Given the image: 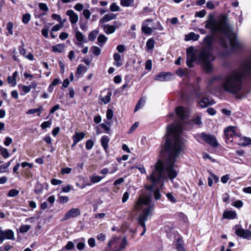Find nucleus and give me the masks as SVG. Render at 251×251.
Listing matches in <instances>:
<instances>
[{"instance_id":"obj_52","label":"nucleus","mask_w":251,"mask_h":251,"mask_svg":"<svg viewBox=\"0 0 251 251\" xmlns=\"http://www.w3.org/2000/svg\"><path fill=\"white\" fill-rule=\"evenodd\" d=\"M113 116V110L111 109H108L106 112V118L108 120H110Z\"/></svg>"},{"instance_id":"obj_30","label":"nucleus","mask_w":251,"mask_h":251,"mask_svg":"<svg viewBox=\"0 0 251 251\" xmlns=\"http://www.w3.org/2000/svg\"><path fill=\"white\" fill-rule=\"evenodd\" d=\"M0 152L2 156L5 158H8L9 156L8 150L4 148L1 147H0Z\"/></svg>"},{"instance_id":"obj_21","label":"nucleus","mask_w":251,"mask_h":251,"mask_svg":"<svg viewBox=\"0 0 251 251\" xmlns=\"http://www.w3.org/2000/svg\"><path fill=\"white\" fill-rule=\"evenodd\" d=\"M65 46L63 44H59L52 47V51L54 52H62L64 50Z\"/></svg>"},{"instance_id":"obj_20","label":"nucleus","mask_w":251,"mask_h":251,"mask_svg":"<svg viewBox=\"0 0 251 251\" xmlns=\"http://www.w3.org/2000/svg\"><path fill=\"white\" fill-rule=\"evenodd\" d=\"M223 216L225 219H233L236 218V214L234 211H227L224 212Z\"/></svg>"},{"instance_id":"obj_37","label":"nucleus","mask_w":251,"mask_h":251,"mask_svg":"<svg viewBox=\"0 0 251 251\" xmlns=\"http://www.w3.org/2000/svg\"><path fill=\"white\" fill-rule=\"evenodd\" d=\"M29 225H22L20 228V231L21 233L27 232L30 228Z\"/></svg>"},{"instance_id":"obj_42","label":"nucleus","mask_w":251,"mask_h":251,"mask_svg":"<svg viewBox=\"0 0 251 251\" xmlns=\"http://www.w3.org/2000/svg\"><path fill=\"white\" fill-rule=\"evenodd\" d=\"M39 7L41 10H42L46 12H47L49 11V8L46 3H40L39 4Z\"/></svg>"},{"instance_id":"obj_25","label":"nucleus","mask_w":251,"mask_h":251,"mask_svg":"<svg viewBox=\"0 0 251 251\" xmlns=\"http://www.w3.org/2000/svg\"><path fill=\"white\" fill-rule=\"evenodd\" d=\"M176 243V249L178 251H186L183 247V241L181 239H178Z\"/></svg>"},{"instance_id":"obj_39","label":"nucleus","mask_w":251,"mask_h":251,"mask_svg":"<svg viewBox=\"0 0 251 251\" xmlns=\"http://www.w3.org/2000/svg\"><path fill=\"white\" fill-rule=\"evenodd\" d=\"M153 196L155 200L157 201L161 198V194L158 188H155L153 191Z\"/></svg>"},{"instance_id":"obj_55","label":"nucleus","mask_w":251,"mask_h":251,"mask_svg":"<svg viewBox=\"0 0 251 251\" xmlns=\"http://www.w3.org/2000/svg\"><path fill=\"white\" fill-rule=\"evenodd\" d=\"M126 245V240L125 238L123 239L122 243L120 244V248L118 250L114 251H121V250L125 248Z\"/></svg>"},{"instance_id":"obj_4","label":"nucleus","mask_w":251,"mask_h":251,"mask_svg":"<svg viewBox=\"0 0 251 251\" xmlns=\"http://www.w3.org/2000/svg\"><path fill=\"white\" fill-rule=\"evenodd\" d=\"M151 201V196H140L134 206L136 210H142V212L139 214L138 218V222L144 230L141 233L143 236L146 232L145 221L148 220V217L151 214V211L153 210V205L149 206Z\"/></svg>"},{"instance_id":"obj_23","label":"nucleus","mask_w":251,"mask_h":251,"mask_svg":"<svg viewBox=\"0 0 251 251\" xmlns=\"http://www.w3.org/2000/svg\"><path fill=\"white\" fill-rule=\"evenodd\" d=\"M134 0H120V4L124 7H132L134 5Z\"/></svg>"},{"instance_id":"obj_58","label":"nucleus","mask_w":251,"mask_h":251,"mask_svg":"<svg viewBox=\"0 0 251 251\" xmlns=\"http://www.w3.org/2000/svg\"><path fill=\"white\" fill-rule=\"evenodd\" d=\"M12 142V139L10 137H7L5 138V140L4 141V144L6 146H8L10 145V144Z\"/></svg>"},{"instance_id":"obj_44","label":"nucleus","mask_w":251,"mask_h":251,"mask_svg":"<svg viewBox=\"0 0 251 251\" xmlns=\"http://www.w3.org/2000/svg\"><path fill=\"white\" fill-rule=\"evenodd\" d=\"M64 248L67 250H71L74 249L75 245L74 244L72 241H69L66 245L64 247Z\"/></svg>"},{"instance_id":"obj_16","label":"nucleus","mask_w":251,"mask_h":251,"mask_svg":"<svg viewBox=\"0 0 251 251\" xmlns=\"http://www.w3.org/2000/svg\"><path fill=\"white\" fill-rule=\"evenodd\" d=\"M116 19V15L113 13H109L105 15L100 20V23L102 24L108 22L112 20Z\"/></svg>"},{"instance_id":"obj_13","label":"nucleus","mask_w":251,"mask_h":251,"mask_svg":"<svg viewBox=\"0 0 251 251\" xmlns=\"http://www.w3.org/2000/svg\"><path fill=\"white\" fill-rule=\"evenodd\" d=\"M176 112L181 121L185 119L186 116V109L184 107L182 106L176 107Z\"/></svg>"},{"instance_id":"obj_48","label":"nucleus","mask_w":251,"mask_h":251,"mask_svg":"<svg viewBox=\"0 0 251 251\" xmlns=\"http://www.w3.org/2000/svg\"><path fill=\"white\" fill-rule=\"evenodd\" d=\"M43 187L41 184L36 186L35 189V192L37 194H40L42 193Z\"/></svg>"},{"instance_id":"obj_46","label":"nucleus","mask_w":251,"mask_h":251,"mask_svg":"<svg viewBox=\"0 0 251 251\" xmlns=\"http://www.w3.org/2000/svg\"><path fill=\"white\" fill-rule=\"evenodd\" d=\"M145 68L146 70L151 71L152 68V62L151 60H148L145 63Z\"/></svg>"},{"instance_id":"obj_32","label":"nucleus","mask_w":251,"mask_h":251,"mask_svg":"<svg viewBox=\"0 0 251 251\" xmlns=\"http://www.w3.org/2000/svg\"><path fill=\"white\" fill-rule=\"evenodd\" d=\"M154 41L153 39L151 38L149 39L146 43V47L149 50H151L154 48Z\"/></svg>"},{"instance_id":"obj_10","label":"nucleus","mask_w":251,"mask_h":251,"mask_svg":"<svg viewBox=\"0 0 251 251\" xmlns=\"http://www.w3.org/2000/svg\"><path fill=\"white\" fill-rule=\"evenodd\" d=\"M172 75V74L170 72H162L155 75L154 79L160 81H168L170 79Z\"/></svg>"},{"instance_id":"obj_7","label":"nucleus","mask_w":251,"mask_h":251,"mask_svg":"<svg viewBox=\"0 0 251 251\" xmlns=\"http://www.w3.org/2000/svg\"><path fill=\"white\" fill-rule=\"evenodd\" d=\"M200 137L202 140L213 147L217 148L219 145L215 136L214 135L202 132Z\"/></svg>"},{"instance_id":"obj_12","label":"nucleus","mask_w":251,"mask_h":251,"mask_svg":"<svg viewBox=\"0 0 251 251\" xmlns=\"http://www.w3.org/2000/svg\"><path fill=\"white\" fill-rule=\"evenodd\" d=\"M236 234L244 239H249L251 237V231L243 228H237L235 230Z\"/></svg>"},{"instance_id":"obj_28","label":"nucleus","mask_w":251,"mask_h":251,"mask_svg":"<svg viewBox=\"0 0 251 251\" xmlns=\"http://www.w3.org/2000/svg\"><path fill=\"white\" fill-rule=\"evenodd\" d=\"M98 34V31L96 30H94L91 31L88 35V39L90 41H94L96 38Z\"/></svg>"},{"instance_id":"obj_11","label":"nucleus","mask_w":251,"mask_h":251,"mask_svg":"<svg viewBox=\"0 0 251 251\" xmlns=\"http://www.w3.org/2000/svg\"><path fill=\"white\" fill-rule=\"evenodd\" d=\"M5 239L14 240V233L11 229L5 230L1 238H0V243H2Z\"/></svg>"},{"instance_id":"obj_62","label":"nucleus","mask_w":251,"mask_h":251,"mask_svg":"<svg viewBox=\"0 0 251 251\" xmlns=\"http://www.w3.org/2000/svg\"><path fill=\"white\" fill-rule=\"evenodd\" d=\"M88 243L91 247H94L95 246V240L93 238H89Z\"/></svg>"},{"instance_id":"obj_26","label":"nucleus","mask_w":251,"mask_h":251,"mask_svg":"<svg viewBox=\"0 0 251 251\" xmlns=\"http://www.w3.org/2000/svg\"><path fill=\"white\" fill-rule=\"evenodd\" d=\"M91 51L93 52V53L96 56H98L100 54L101 50L100 49L95 46H93L91 48Z\"/></svg>"},{"instance_id":"obj_64","label":"nucleus","mask_w":251,"mask_h":251,"mask_svg":"<svg viewBox=\"0 0 251 251\" xmlns=\"http://www.w3.org/2000/svg\"><path fill=\"white\" fill-rule=\"evenodd\" d=\"M244 142L242 143L243 145H248L251 144V139L247 137H244Z\"/></svg>"},{"instance_id":"obj_36","label":"nucleus","mask_w":251,"mask_h":251,"mask_svg":"<svg viewBox=\"0 0 251 251\" xmlns=\"http://www.w3.org/2000/svg\"><path fill=\"white\" fill-rule=\"evenodd\" d=\"M110 9L112 12H116L120 11V8L115 2H113L110 6Z\"/></svg>"},{"instance_id":"obj_51","label":"nucleus","mask_w":251,"mask_h":251,"mask_svg":"<svg viewBox=\"0 0 251 251\" xmlns=\"http://www.w3.org/2000/svg\"><path fill=\"white\" fill-rule=\"evenodd\" d=\"M206 6L207 8L209 9H214L215 7V4L212 1H208L206 4Z\"/></svg>"},{"instance_id":"obj_6","label":"nucleus","mask_w":251,"mask_h":251,"mask_svg":"<svg viewBox=\"0 0 251 251\" xmlns=\"http://www.w3.org/2000/svg\"><path fill=\"white\" fill-rule=\"evenodd\" d=\"M224 133L227 143L232 142L233 140L236 141L240 136L239 134L235 133L234 127L232 126L226 127L224 130Z\"/></svg>"},{"instance_id":"obj_27","label":"nucleus","mask_w":251,"mask_h":251,"mask_svg":"<svg viewBox=\"0 0 251 251\" xmlns=\"http://www.w3.org/2000/svg\"><path fill=\"white\" fill-rule=\"evenodd\" d=\"M31 19V15L29 13L24 14L22 17V22L25 24L28 23Z\"/></svg>"},{"instance_id":"obj_59","label":"nucleus","mask_w":251,"mask_h":251,"mask_svg":"<svg viewBox=\"0 0 251 251\" xmlns=\"http://www.w3.org/2000/svg\"><path fill=\"white\" fill-rule=\"evenodd\" d=\"M83 14L86 19H88L90 18L91 13L88 9H84L83 11Z\"/></svg>"},{"instance_id":"obj_29","label":"nucleus","mask_w":251,"mask_h":251,"mask_svg":"<svg viewBox=\"0 0 251 251\" xmlns=\"http://www.w3.org/2000/svg\"><path fill=\"white\" fill-rule=\"evenodd\" d=\"M19 191L17 189H13L9 191L7 196L9 197H15L19 195Z\"/></svg>"},{"instance_id":"obj_56","label":"nucleus","mask_w":251,"mask_h":251,"mask_svg":"<svg viewBox=\"0 0 251 251\" xmlns=\"http://www.w3.org/2000/svg\"><path fill=\"white\" fill-rule=\"evenodd\" d=\"M106 236L103 233L99 234L97 236V239L100 241H103L105 240Z\"/></svg>"},{"instance_id":"obj_49","label":"nucleus","mask_w":251,"mask_h":251,"mask_svg":"<svg viewBox=\"0 0 251 251\" xmlns=\"http://www.w3.org/2000/svg\"><path fill=\"white\" fill-rule=\"evenodd\" d=\"M13 27V25L12 22H8L7 24V29L8 31V32L11 35H12L13 34L12 28Z\"/></svg>"},{"instance_id":"obj_18","label":"nucleus","mask_w":251,"mask_h":251,"mask_svg":"<svg viewBox=\"0 0 251 251\" xmlns=\"http://www.w3.org/2000/svg\"><path fill=\"white\" fill-rule=\"evenodd\" d=\"M110 141L109 138L106 136H102L100 139V143L102 147L105 151H107L108 148V143Z\"/></svg>"},{"instance_id":"obj_35","label":"nucleus","mask_w":251,"mask_h":251,"mask_svg":"<svg viewBox=\"0 0 251 251\" xmlns=\"http://www.w3.org/2000/svg\"><path fill=\"white\" fill-rule=\"evenodd\" d=\"M102 178L103 177H100L98 176H92L90 177L91 182L93 183L100 182Z\"/></svg>"},{"instance_id":"obj_33","label":"nucleus","mask_w":251,"mask_h":251,"mask_svg":"<svg viewBox=\"0 0 251 251\" xmlns=\"http://www.w3.org/2000/svg\"><path fill=\"white\" fill-rule=\"evenodd\" d=\"M107 40V37H106L104 34H100L98 38V41L100 44H103Z\"/></svg>"},{"instance_id":"obj_40","label":"nucleus","mask_w":251,"mask_h":251,"mask_svg":"<svg viewBox=\"0 0 251 251\" xmlns=\"http://www.w3.org/2000/svg\"><path fill=\"white\" fill-rule=\"evenodd\" d=\"M206 14V11L204 9H202L199 12H196L195 13V17H199L200 18L204 17Z\"/></svg>"},{"instance_id":"obj_38","label":"nucleus","mask_w":251,"mask_h":251,"mask_svg":"<svg viewBox=\"0 0 251 251\" xmlns=\"http://www.w3.org/2000/svg\"><path fill=\"white\" fill-rule=\"evenodd\" d=\"M86 69V67L82 64H80L78 66L76 69V73L78 75H81L83 71Z\"/></svg>"},{"instance_id":"obj_41","label":"nucleus","mask_w":251,"mask_h":251,"mask_svg":"<svg viewBox=\"0 0 251 251\" xmlns=\"http://www.w3.org/2000/svg\"><path fill=\"white\" fill-rule=\"evenodd\" d=\"M145 103V100H143L142 99H140L138 102L137 103L136 106H135V109H134V111H137V110H138L141 107V105H143L144 103Z\"/></svg>"},{"instance_id":"obj_8","label":"nucleus","mask_w":251,"mask_h":251,"mask_svg":"<svg viewBox=\"0 0 251 251\" xmlns=\"http://www.w3.org/2000/svg\"><path fill=\"white\" fill-rule=\"evenodd\" d=\"M121 26V24L117 21L114 22V25H109L108 24L101 25L104 32L107 34H110L115 31L116 28H119Z\"/></svg>"},{"instance_id":"obj_19","label":"nucleus","mask_w":251,"mask_h":251,"mask_svg":"<svg viewBox=\"0 0 251 251\" xmlns=\"http://www.w3.org/2000/svg\"><path fill=\"white\" fill-rule=\"evenodd\" d=\"M200 38V35L198 34H195L194 32H190L188 34L186 35L185 37L186 41H197Z\"/></svg>"},{"instance_id":"obj_22","label":"nucleus","mask_w":251,"mask_h":251,"mask_svg":"<svg viewBox=\"0 0 251 251\" xmlns=\"http://www.w3.org/2000/svg\"><path fill=\"white\" fill-rule=\"evenodd\" d=\"M75 37L77 41L79 42H87V40L85 39V36L79 31H77L75 32Z\"/></svg>"},{"instance_id":"obj_1","label":"nucleus","mask_w":251,"mask_h":251,"mask_svg":"<svg viewBox=\"0 0 251 251\" xmlns=\"http://www.w3.org/2000/svg\"><path fill=\"white\" fill-rule=\"evenodd\" d=\"M204 27L210 30L212 35H207L203 39L204 45L199 53V60L202 63L204 70L210 73L213 70L211 62L215 60L212 53L213 36L217 37L219 43L224 48H227L230 45L233 49H238L241 48L242 45L230 32L228 18L226 15L220 16L218 21H215L213 16H210L206 21Z\"/></svg>"},{"instance_id":"obj_61","label":"nucleus","mask_w":251,"mask_h":251,"mask_svg":"<svg viewBox=\"0 0 251 251\" xmlns=\"http://www.w3.org/2000/svg\"><path fill=\"white\" fill-rule=\"evenodd\" d=\"M243 202L240 200H238V201H236L234 203L233 206H234L235 207H236L237 208H240L243 206Z\"/></svg>"},{"instance_id":"obj_54","label":"nucleus","mask_w":251,"mask_h":251,"mask_svg":"<svg viewBox=\"0 0 251 251\" xmlns=\"http://www.w3.org/2000/svg\"><path fill=\"white\" fill-rule=\"evenodd\" d=\"M63 26V24H61L60 25L56 24L54 26H53L51 28V31H57L59 30Z\"/></svg>"},{"instance_id":"obj_17","label":"nucleus","mask_w":251,"mask_h":251,"mask_svg":"<svg viewBox=\"0 0 251 251\" xmlns=\"http://www.w3.org/2000/svg\"><path fill=\"white\" fill-rule=\"evenodd\" d=\"M85 135L84 132H75L73 136L74 144L73 146H75L78 142L83 139Z\"/></svg>"},{"instance_id":"obj_43","label":"nucleus","mask_w":251,"mask_h":251,"mask_svg":"<svg viewBox=\"0 0 251 251\" xmlns=\"http://www.w3.org/2000/svg\"><path fill=\"white\" fill-rule=\"evenodd\" d=\"M51 125V121H48L44 122L41 125L42 129H45L47 127H50Z\"/></svg>"},{"instance_id":"obj_34","label":"nucleus","mask_w":251,"mask_h":251,"mask_svg":"<svg viewBox=\"0 0 251 251\" xmlns=\"http://www.w3.org/2000/svg\"><path fill=\"white\" fill-rule=\"evenodd\" d=\"M142 30L146 34H151L152 32L151 28L144 25H142Z\"/></svg>"},{"instance_id":"obj_63","label":"nucleus","mask_w":251,"mask_h":251,"mask_svg":"<svg viewBox=\"0 0 251 251\" xmlns=\"http://www.w3.org/2000/svg\"><path fill=\"white\" fill-rule=\"evenodd\" d=\"M207 112L210 115H214L216 113V110L214 108H212V107L208 108L207 109Z\"/></svg>"},{"instance_id":"obj_3","label":"nucleus","mask_w":251,"mask_h":251,"mask_svg":"<svg viewBox=\"0 0 251 251\" xmlns=\"http://www.w3.org/2000/svg\"><path fill=\"white\" fill-rule=\"evenodd\" d=\"M251 71V63L244 62L239 68L232 70L226 75H220L214 78L219 81L222 87L226 92L232 94L238 93L242 88L243 80Z\"/></svg>"},{"instance_id":"obj_15","label":"nucleus","mask_w":251,"mask_h":251,"mask_svg":"<svg viewBox=\"0 0 251 251\" xmlns=\"http://www.w3.org/2000/svg\"><path fill=\"white\" fill-rule=\"evenodd\" d=\"M188 50H187V61L186 64L187 65L189 68H192L193 67V63L194 61L196 60V56L193 53H190L188 52Z\"/></svg>"},{"instance_id":"obj_47","label":"nucleus","mask_w":251,"mask_h":251,"mask_svg":"<svg viewBox=\"0 0 251 251\" xmlns=\"http://www.w3.org/2000/svg\"><path fill=\"white\" fill-rule=\"evenodd\" d=\"M19 52L21 55L25 56L26 55V50L24 48V44L23 42L22 45L19 48Z\"/></svg>"},{"instance_id":"obj_50","label":"nucleus","mask_w":251,"mask_h":251,"mask_svg":"<svg viewBox=\"0 0 251 251\" xmlns=\"http://www.w3.org/2000/svg\"><path fill=\"white\" fill-rule=\"evenodd\" d=\"M100 126L102 128H103L105 131V132L107 134L110 133V127L109 126H108L106 124L102 123L100 125Z\"/></svg>"},{"instance_id":"obj_9","label":"nucleus","mask_w":251,"mask_h":251,"mask_svg":"<svg viewBox=\"0 0 251 251\" xmlns=\"http://www.w3.org/2000/svg\"><path fill=\"white\" fill-rule=\"evenodd\" d=\"M80 214V211L78 208H72L65 214L61 220L62 221H66L70 218L76 217Z\"/></svg>"},{"instance_id":"obj_2","label":"nucleus","mask_w":251,"mask_h":251,"mask_svg":"<svg viewBox=\"0 0 251 251\" xmlns=\"http://www.w3.org/2000/svg\"><path fill=\"white\" fill-rule=\"evenodd\" d=\"M182 130V121L168 126L164 145V151L167 156L164 163L160 160L156 163L154 169L157 173H177L179 171L176 164V159L186 149L185 141L180 137Z\"/></svg>"},{"instance_id":"obj_14","label":"nucleus","mask_w":251,"mask_h":251,"mask_svg":"<svg viewBox=\"0 0 251 251\" xmlns=\"http://www.w3.org/2000/svg\"><path fill=\"white\" fill-rule=\"evenodd\" d=\"M66 15L69 17V20L72 24H75L77 22L78 16L73 10H68L66 12Z\"/></svg>"},{"instance_id":"obj_31","label":"nucleus","mask_w":251,"mask_h":251,"mask_svg":"<svg viewBox=\"0 0 251 251\" xmlns=\"http://www.w3.org/2000/svg\"><path fill=\"white\" fill-rule=\"evenodd\" d=\"M111 95H112L111 92H109L106 96L102 98V99H101L102 101L104 104H107L108 102H109L111 100Z\"/></svg>"},{"instance_id":"obj_53","label":"nucleus","mask_w":251,"mask_h":251,"mask_svg":"<svg viewBox=\"0 0 251 251\" xmlns=\"http://www.w3.org/2000/svg\"><path fill=\"white\" fill-rule=\"evenodd\" d=\"M69 200V198L67 196H59V201L62 203H66Z\"/></svg>"},{"instance_id":"obj_24","label":"nucleus","mask_w":251,"mask_h":251,"mask_svg":"<svg viewBox=\"0 0 251 251\" xmlns=\"http://www.w3.org/2000/svg\"><path fill=\"white\" fill-rule=\"evenodd\" d=\"M212 103V101L209 100L207 98H203L199 102L200 105L202 108L206 107Z\"/></svg>"},{"instance_id":"obj_57","label":"nucleus","mask_w":251,"mask_h":251,"mask_svg":"<svg viewBox=\"0 0 251 251\" xmlns=\"http://www.w3.org/2000/svg\"><path fill=\"white\" fill-rule=\"evenodd\" d=\"M69 36V34L66 32H61L59 35V38L62 40L66 39Z\"/></svg>"},{"instance_id":"obj_60","label":"nucleus","mask_w":251,"mask_h":251,"mask_svg":"<svg viewBox=\"0 0 251 251\" xmlns=\"http://www.w3.org/2000/svg\"><path fill=\"white\" fill-rule=\"evenodd\" d=\"M129 194L128 192H126L124 193L123 196V198H122V202L123 203L126 202L127 201V200L129 198Z\"/></svg>"},{"instance_id":"obj_5","label":"nucleus","mask_w":251,"mask_h":251,"mask_svg":"<svg viewBox=\"0 0 251 251\" xmlns=\"http://www.w3.org/2000/svg\"><path fill=\"white\" fill-rule=\"evenodd\" d=\"M163 174H151L150 176V178L153 183L152 185H146L145 188L149 191H152L154 188V185L158 184L160 186H162L163 181Z\"/></svg>"},{"instance_id":"obj_45","label":"nucleus","mask_w":251,"mask_h":251,"mask_svg":"<svg viewBox=\"0 0 251 251\" xmlns=\"http://www.w3.org/2000/svg\"><path fill=\"white\" fill-rule=\"evenodd\" d=\"M94 146V142L92 140H88L86 143V149L90 150Z\"/></svg>"}]
</instances>
